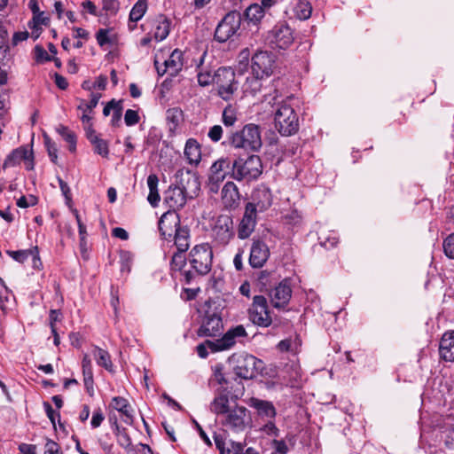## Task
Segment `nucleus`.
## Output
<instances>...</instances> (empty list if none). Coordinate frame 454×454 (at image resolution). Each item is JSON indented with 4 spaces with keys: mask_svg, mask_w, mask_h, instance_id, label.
<instances>
[{
    "mask_svg": "<svg viewBox=\"0 0 454 454\" xmlns=\"http://www.w3.org/2000/svg\"><path fill=\"white\" fill-rule=\"evenodd\" d=\"M147 9V3L145 0H138L129 13V20L132 22H137L140 20L145 15Z\"/></svg>",
    "mask_w": 454,
    "mask_h": 454,
    "instance_id": "38",
    "label": "nucleus"
},
{
    "mask_svg": "<svg viewBox=\"0 0 454 454\" xmlns=\"http://www.w3.org/2000/svg\"><path fill=\"white\" fill-rule=\"evenodd\" d=\"M247 18L252 22H257L261 20V19L264 16L263 6H261L257 4H251L246 10Z\"/></svg>",
    "mask_w": 454,
    "mask_h": 454,
    "instance_id": "42",
    "label": "nucleus"
},
{
    "mask_svg": "<svg viewBox=\"0 0 454 454\" xmlns=\"http://www.w3.org/2000/svg\"><path fill=\"white\" fill-rule=\"evenodd\" d=\"M223 128L220 125H214L208 130L207 137L213 142H218L223 137Z\"/></svg>",
    "mask_w": 454,
    "mask_h": 454,
    "instance_id": "53",
    "label": "nucleus"
},
{
    "mask_svg": "<svg viewBox=\"0 0 454 454\" xmlns=\"http://www.w3.org/2000/svg\"><path fill=\"white\" fill-rule=\"evenodd\" d=\"M443 250L450 259H454V233L449 235L443 241Z\"/></svg>",
    "mask_w": 454,
    "mask_h": 454,
    "instance_id": "52",
    "label": "nucleus"
},
{
    "mask_svg": "<svg viewBox=\"0 0 454 454\" xmlns=\"http://www.w3.org/2000/svg\"><path fill=\"white\" fill-rule=\"evenodd\" d=\"M8 290L4 286L3 279L0 278V309L5 313L7 304L9 303Z\"/></svg>",
    "mask_w": 454,
    "mask_h": 454,
    "instance_id": "50",
    "label": "nucleus"
},
{
    "mask_svg": "<svg viewBox=\"0 0 454 454\" xmlns=\"http://www.w3.org/2000/svg\"><path fill=\"white\" fill-rule=\"evenodd\" d=\"M230 144L234 148L258 151L262 145L260 127L254 123L245 125L242 129L231 135Z\"/></svg>",
    "mask_w": 454,
    "mask_h": 454,
    "instance_id": "3",
    "label": "nucleus"
},
{
    "mask_svg": "<svg viewBox=\"0 0 454 454\" xmlns=\"http://www.w3.org/2000/svg\"><path fill=\"white\" fill-rule=\"evenodd\" d=\"M252 323L260 327H268L272 323L267 300L262 295H255L248 310Z\"/></svg>",
    "mask_w": 454,
    "mask_h": 454,
    "instance_id": "9",
    "label": "nucleus"
},
{
    "mask_svg": "<svg viewBox=\"0 0 454 454\" xmlns=\"http://www.w3.org/2000/svg\"><path fill=\"white\" fill-rule=\"evenodd\" d=\"M270 256L268 246L261 240H254L250 249L249 264L253 268H262Z\"/></svg>",
    "mask_w": 454,
    "mask_h": 454,
    "instance_id": "19",
    "label": "nucleus"
},
{
    "mask_svg": "<svg viewBox=\"0 0 454 454\" xmlns=\"http://www.w3.org/2000/svg\"><path fill=\"white\" fill-rule=\"evenodd\" d=\"M294 15L301 20H308L312 12V7L307 0H296L293 6Z\"/></svg>",
    "mask_w": 454,
    "mask_h": 454,
    "instance_id": "34",
    "label": "nucleus"
},
{
    "mask_svg": "<svg viewBox=\"0 0 454 454\" xmlns=\"http://www.w3.org/2000/svg\"><path fill=\"white\" fill-rule=\"evenodd\" d=\"M231 161L229 158H220L215 160L208 171L207 188L211 193H217L222 183L231 172Z\"/></svg>",
    "mask_w": 454,
    "mask_h": 454,
    "instance_id": "8",
    "label": "nucleus"
},
{
    "mask_svg": "<svg viewBox=\"0 0 454 454\" xmlns=\"http://www.w3.org/2000/svg\"><path fill=\"white\" fill-rule=\"evenodd\" d=\"M218 85V94L224 99L229 100L234 91L237 90V86L234 83L235 74L231 68L220 67L216 71Z\"/></svg>",
    "mask_w": 454,
    "mask_h": 454,
    "instance_id": "13",
    "label": "nucleus"
},
{
    "mask_svg": "<svg viewBox=\"0 0 454 454\" xmlns=\"http://www.w3.org/2000/svg\"><path fill=\"white\" fill-rule=\"evenodd\" d=\"M19 449L22 454H37L36 445L22 443Z\"/></svg>",
    "mask_w": 454,
    "mask_h": 454,
    "instance_id": "64",
    "label": "nucleus"
},
{
    "mask_svg": "<svg viewBox=\"0 0 454 454\" xmlns=\"http://www.w3.org/2000/svg\"><path fill=\"white\" fill-rule=\"evenodd\" d=\"M251 418L247 409L236 405L231 408L222 419V424L235 431H243L250 424Z\"/></svg>",
    "mask_w": 454,
    "mask_h": 454,
    "instance_id": "10",
    "label": "nucleus"
},
{
    "mask_svg": "<svg viewBox=\"0 0 454 454\" xmlns=\"http://www.w3.org/2000/svg\"><path fill=\"white\" fill-rule=\"evenodd\" d=\"M249 56L250 52L248 49H244L240 51L239 54V64L237 66V71L239 74H242L244 71L247 69L248 64H249Z\"/></svg>",
    "mask_w": 454,
    "mask_h": 454,
    "instance_id": "46",
    "label": "nucleus"
},
{
    "mask_svg": "<svg viewBox=\"0 0 454 454\" xmlns=\"http://www.w3.org/2000/svg\"><path fill=\"white\" fill-rule=\"evenodd\" d=\"M97 42L100 46L110 43L108 32L106 29H99L96 35Z\"/></svg>",
    "mask_w": 454,
    "mask_h": 454,
    "instance_id": "59",
    "label": "nucleus"
},
{
    "mask_svg": "<svg viewBox=\"0 0 454 454\" xmlns=\"http://www.w3.org/2000/svg\"><path fill=\"white\" fill-rule=\"evenodd\" d=\"M223 328L222 318L216 313H207L198 331L200 336H215Z\"/></svg>",
    "mask_w": 454,
    "mask_h": 454,
    "instance_id": "21",
    "label": "nucleus"
},
{
    "mask_svg": "<svg viewBox=\"0 0 454 454\" xmlns=\"http://www.w3.org/2000/svg\"><path fill=\"white\" fill-rule=\"evenodd\" d=\"M277 347L281 352L294 351L293 341L291 339H286L279 341Z\"/></svg>",
    "mask_w": 454,
    "mask_h": 454,
    "instance_id": "61",
    "label": "nucleus"
},
{
    "mask_svg": "<svg viewBox=\"0 0 454 454\" xmlns=\"http://www.w3.org/2000/svg\"><path fill=\"white\" fill-rule=\"evenodd\" d=\"M159 178L157 175L151 174L147 177V185L149 188V194L147 200L153 207H156L160 202V197L158 192Z\"/></svg>",
    "mask_w": 454,
    "mask_h": 454,
    "instance_id": "32",
    "label": "nucleus"
},
{
    "mask_svg": "<svg viewBox=\"0 0 454 454\" xmlns=\"http://www.w3.org/2000/svg\"><path fill=\"white\" fill-rule=\"evenodd\" d=\"M252 204L255 206V212L264 211L271 206L272 203V195L270 191L265 186H260L256 188L252 193Z\"/></svg>",
    "mask_w": 454,
    "mask_h": 454,
    "instance_id": "22",
    "label": "nucleus"
},
{
    "mask_svg": "<svg viewBox=\"0 0 454 454\" xmlns=\"http://www.w3.org/2000/svg\"><path fill=\"white\" fill-rule=\"evenodd\" d=\"M246 336L247 331L245 327L239 325L227 331L220 339L215 340H207V344L212 352L223 351L232 348L236 343L237 338Z\"/></svg>",
    "mask_w": 454,
    "mask_h": 454,
    "instance_id": "12",
    "label": "nucleus"
},
{
    "mask_svg": "<svg viewBox=\"0 0 454 454\" xmlns=\"http://www.w3.org/2000/svg\"><path fill=\"white\" fill-rule=\"evenodd\" d=\"M43 454H62V452L55 442L47 440L43 447Z\"/></svg>",
    "mask_w": 454,
    "mask_h": 454,
    "instance_id": "56",
    "label": "nucleus"
},
{
    "mask_svg": "<svg viewBox=\"0 0 454 454\" xmlns=\"http://www.w3.org/2000/svg\"><path fill=\"white\" fill-rule=\"evenodd\" d=\"M164 66L167 67L170 75H176L183 67V52L179 50H175L168 59L164 60Z\"/></svg>",
    "mask_w": 454,
    "mask_h": 454,
    "instance_id": "31",
    "label": "nucleus"
},
{
    "mask_svg": "<svg viewBox=\"0 0 454 454\" xmlns=\"http://www.w3.org/2000/svg\"><path fill=\"white\" fill-rule=\"evenodd\" d=\"M248 404L256 410L262 419H273L276 417V409L271 402L252 397Z\"/></svg>",
    "mask_w": 454,
    "mask_h": 454,
    "instance_id": "24",
    "label": "nucleus"
},
{
    "mask_svg": "<svg viewBox=\"0 0 454 454\" xmlns=\"http://www.w3.org/2000/svg\"><path fill=\"white\" fill-rule=\"evenodd\" d=\"M239 200L238 187L233 182H227L222 189V201L225 207H235Z\"/></svg>",
    "mask_w": 454,
    "mask_h": 454,
    "instance_id": "26",
    "label": "nucleus"
},
{
    "mask_svg": "<svg viewBox=\"0 0 454 454\" xmlns=\"http://www.w3.org/2000/svg\"><path fill=\"white\" fill-rule=\"evenodd\" d=\"M242 21L241 14L238 12H228L217 25L215 31V39L219 43H225L238 35Z\"/></svg>",
    "mask_w": 454,
    "mask_h": 454,
    "instance_id": "7",
    "label": "nucleus"
},
{
    "mask_svg": "<svg viewBox=\"0 0 454 454\" xmlns=\"http://www.w3.org/2000/svg\"><path fill=\"white\" fill-rule=\"evenodd\" d=\"M170 31V22L169 20L163 17L160 16L153 21V38L157 42L163 41L168 35Z\"/></svg>",
    "mask_w": 454,
    "mask_h": 454,
    "instance_id": "29",
    "label": "nucleus"
},
{
    "mask_svg": "<svg viewBox=\"0 0 454 454\" xmlns=\"http://www.w3.org/2000/svg\"><path fill=\"white\" fill-rule=\"evenodd\" d=\"M91 144L94 146V152L102 157H107L109 154V147L107 141L98 137L96 140H93Z\"/></svg>",
    "mask_w": 454,
    "mask_h": 454,
    "instance_id": "44",
    "label": "nucleus"
},
{
    "mask_svg": "<svg viewBox=\"0 0 454 454\" xmlns=\"http://www.w3.org/2000/svg\"><path fill=\"white\" fill-rule=\"evenodd\" d=\"M209 231L215 246L225 247L234 238L233 220L228 215L212 217L209 221Z\"/></svg>",
    "mask_w": 454,
    "mask_h": 454,
    "instance_id": "5",
    "label": "nucleus"
},
{
    "mask_svg": "<svg viewBox=\"0 0 454 454\" xmlns=\"http://www.w3.org/2000/svg\"><path fill=\"white\" fill-rule=\"evenodd\" d=\"M235 374L244 380H250L262 369V361L255 356L247 354H233L229 359Z\"/></svg>",
    "mask_w": 454,
    "mask_h": 454,
    "instance_id": "4",
    "label": "nucleus"
},
{
    "mask_svg": "<svg viewBox=\"0 0 454 454\" xmlns=\"http://www.w3.org/2000/svg\"><path fill=\"white\" fill-rule=\"evenodd\" d=\"M184 154L188 163L193 166L199 165L201 160V147L195 138H189L184 145Z\"/></svg>",
    "mask_w": 454,
    "mask_h": 454,
    "instance_id": "27",
    "label": "nucleus"
},
{
    "mask_svg": "<svg viewBox=\"0 0 454 454\" xmlns=\"http://www.w3.org/2000/svg\"><path fill=\"white\" fill-rule=\"evenodd\" d=\"M113 425H114V434L116 436L117 443L121 447H122L126 450H129L132 442H131V438L129 437V435L127 432V429L124 427H121L118 425L116 419H114Z\"/></svg>",
    "mask_w": 454,
    "mask_h": 454,
    "instance_id": "35",
    "label": "nucleus"
},
{
    "mask_svg": "<svg viewBox=\"0 0 454 454\" xmlns=\"http://www.w3.org/2000/svg\"><path fill=\"white\" fill-rule=\"evenodd\" d=\"M44 144L51 161L56 163L58 159V148L55 143L52 142L48 136H44Z\"/></svg>",
    "mask_w": 454,
    "mask_h": 454,
    "instance_id": "48",
    "label": "nucleus"
},
{
    "mask_svg": "<svg viewBox=\"0 0 454 454\" xmlns=\"http://www.w3.org/2000/svg\"><path fill=\"white\" fill-rule=\"evenodd\" d=\"M262 77H256L254 75L252 78H247V81L244 84L245 91H249L252 94H255L258 92L262 87L260 80Z\"/></svg>",
    "mask_w": 454,
    "mask_h": 454,
    "instance_id": "45",
    "label": "nucleus"
},
{
    "mask_svg": "<svg viewBox=\"0 0 454 454\" xmlns=\"http://www.w3.org/2000/svg\"><path fill=\"white\" fill-rule=\"evenodd\" d=\"M110 406L121 412L124 417V422L130 424L133 420V410L129 403V401L121 396H115L112 399Z\"/></svg>",
    "mask_w": 454,
    "mask_h": 454,
    "instance_id": "28",
    "label": "nucleus"
},
{
    "mask_svg": "<svg viewBox=\"0 0 454 454\" xmlns=\"http://www.w3.org/2000/svg\"><path fill=\"white\" fill-rule=\"evenodd\" d=\"M7 254L15 261L19 262H24L28 256H32L34 260L35 265L36 264V261L39 259L36 257V254L33 250H19V251H11L8 250Z\"/></svg>",
    "mask_w": 454,
    "mask_h": 454,
    "instance_id": "41",
    "label": "nucleus"
},
{
    "mask_svg": "<svg viewBox=\"0 0 454 454\" xmlns=\"http://www.w3.org/2000/svg\"><path fill=\"white\" fill-rule=\"evenodd\" d=\"M291 27L285 24H277L267 35V41L273 48L286 49L294 43Z\"/></svg>",
    "mask_w": 454,
    "mask_h": 454,
    "instance_id": "11",
    "label": "nucleus"
},
{
    "mask_svg": "<svg viewBox=\"0 0 454 454\" xmlns=\"http://www.w3.org/2000/svg\"><path fill=\"white\" fill-rule=\"evenodd\" d=\"M124 121L127 126H133L139 121V116L137 111L128 109L124 115Z\"/></svg>",
    "mask_w": 454,
    "mask_h": 454,
    "instance_id": "55",
    "label": "nucleus"
},
{
    "mask_svg": "<svg viewBox=\"0 0 454 454\" xmlns=\"http://www.w3.org/2000/svg\"><path fill=\"white\" fill-rule=\"evenodd\" d=\"M275 59L268 51H258L252 58V73L256 77L270 76L273 72Z\"/></svg>",
    "mask_w": 454,
    "mask_h": 454,
    "instance_id": "14",
    "label": "nucleus"
},
{
    "mask_svg": "<svg viewBox=\"0 0 454 454\" xmlns=\"http://www.w3.org/2000/svg\"><path fill=\"white\" fill-rule=\"evenodd\" d=\"M440 356L448 362L454 361V331L446 332L440 342Z\"/></svg>",
    "mask_w": 454,
    "mask_h": 454,
    "instance_id": "25",
    "label": "nucleus"
},
{
    "mask_svg": "<svg viewBox=\"0 0 454 454\" xmlns=\"http://www.w3.org/2000/svg\"><path fill=\"white\" fill-rule=\"evenodd\" d=\"M93 356L98 365L103 366L109 372L113 371V363L111 361L110 355L106 350L96 347L93 349Z\"/></svg>",
    "mask_w": 454,
    "mask_h": 454,
    "instance_id": "36",
    "label": "nucleus"
},
{
    "mask_svg": "<svg viewBox=\"0 0 454 454\" xmlns=\"http://www.w3.org/2000/svg\"><path fill=\"white\" fill-rule=\"evenodd\" d=\"M262 172V164L257 155H251L246 160L239 158L231 162V176L238 180L256 179Z\"/></svg>",
    "mask_w": 454,
    "mask_h": 454,
    "instance_id": "6",
    "label": "nucleus"
},
{
    "mask_svg": "<svg viewBox=\"0 0 454 454\" xmlns=\"http://www.w3.org/2000/svg\"><path fill=\"white\" fill-rule=\"evenodd\" d=\"M35 59L37 61H50L51 60V57L47 53V51L39 45H36L35 48Z\"/></svg>",
    "mask_w": 454,
    "mask_h": 454,
    "instance_id": "58",
    "label": "nucleus"
},
{
    "mask_svg": "<svg viewBox=\"0 0 454 454\" xmlns=\"http://www.w3.org/2000/svg\"><path fill=\"white\" fill-rule=\"evenodd\" d=\"M189 230L187 227L181 226L173 235L176 249L180 252H185L189 247Z\"/></svg>",
    "mask_w": 454,
    "mask_h": 454,
    "instance_id": "33",
    "label": "nucleus"
},
{
    "mask_svg": "<svg viewBox=\"0 0 454 454\" xmlns=\"http://www.w3.org/2000/svg\"><path fill=\"white\" fill-rule=\"evenodd\" d=\"M59 135L70 145V151H74L76 145V138L74 132H72L67 127L60 125L57 129Z\"/></svg>",
    "mask_w": 454,
    "mask_h": 454,
    "instance_id": "43",
    "label": "nucleus"
},
{
    "mask_svg": "<svg viewBox=\"0 0 454 454\" xmlns=\"http://www.w3.org/2000/svg\"><path fill=\"white\" fill-rule=\"evenodd\" d=\"M122 102L117 106L116 109H114V112H113L112 120L111 122L114 126L118 125L122 115Z\"/></svg>",
    "mask_w": 454,
    "mask_h": 454,
    "instance_id": "63",
    "label": "nucleus"
},
{
    "mask_svg": "<svg viewBox=\"0 0 454 454\" xmlns=\"http://www.w3.org/2000/svg\"><path fill=\"white\" fill-rule=\"evenodd\" d=\"M238 120V112L235 107L231 105L227 106L223 111L222 115L223 123L226 127H232Z\"/></svg>",
    "mask_w": 454,
    "mask_h": 454,
    "instance_id": "39",
    "label": "nucleus"
},
{
    "mask_svg": "<svg viewBox=\"0 0 454 454\" xmlns=\"http://www.w3.org/2000/svg\"><path fill=\"white\" fill-rule=\"evenodd\" d=\"M270 301L275 308H284L290 301L292 288L287 279L281 281L270 294Z\"/></svg>",
    "mask_w": 454,
    "mask_h": 454,
    "instance_id": "18",
    "label": "nucleus"
},
{
    "mask_svg": "<svg viewBox=\"0 0 454 454\" xmlns=\"http://www.w3.org/2000/svg\"><path fill=\"white\" fill-rule=\"evenodd\" d=\"M100 97V94H92L90 101L87 103L82 100L78 108L83 112H91L97 106Z\"/></svg>",
    "mask_w": 454,
    "mask_h": 454,
    "instance_id": "49",
    "label": "nucleus"
},
{
    "mask_svg": "<svg viewBox=\"0 0 454 454\" xmlns=\"http://www.w3.org/2000/svg\"><path fill=\"white\" fill-rule=\"evenodd\" d=\"M105 419V415L100 408L95 410L92 413V418L90 420V425L92 428H98L101 426L102 422Z\"/></svg>",
    "mask_w": 454,
    "mask_h": 454,
    "instance_id": "54",
    "label": "nucleus"
},
{
    "mask_svg": "<svg viewBox=\"0 0 454 454\" xmlns=\"http://www.w3.org/2000/svg\"><path fill=\"white\" fill-rule=\"evenodd\" d=\"M185 260L186 258L185 255L184 254V252H180L177 250V252L173 254L171 259L170 265L172 270H180L184 267Z\"/></svg>",
    "mask_w": 454,
    "mask_h": 454,
    "instance_id": "47",
    "label": "nucleus"
},
{
    "mask_svg": "<svg viewBox=\"0 0 454 454\" xmlns=\"http://www.w3.org/2000/svg\"><path fill=\"white\" fill-rule=\"evenodd\" d=\"M43 406H44L45 412H46L48 418L50 419L51 423L53 425H55V419H56V418H59V413L55 411L52 409L51 405L50 403H44Z\"/></svg>",
    "mask_w": 454,
    "mask_h": 454,
    "instance_id": "62",
    "label": "nucleus"
},
{
    "mask_svg": "<svg viewBox=\"0 0 454 454\" xmlns=\"http://www.w3.org/2000/svg\"><path fill=\"white\" fill-rule=\"evenodd\" d=\"M181 227L178 215L171 210L164 213L159 221L160 235L165 239H172L175 232Z\"/></svg>",
    "mask_w": 454,
    "mask_h": 454,
    "instance_id": "17",
    "label": "nucleus"
},
{
    "mask_svg": "<svg viewBox=\"0 0 454 454\" xmlns=\"http://www.w3.org/2000/svg\"><path fill=\"white\" fill-rule=\"evenodd\" d=\"M119 4L117 0H103V8L110 13H115L118 10Z\"/></svg>",
    "mask_w": 454,
    "mask_h": 454,
    "instance_id": "60",
    "label": "nucleus"
},
{
    "mask_svg": "<svg viewBox=\"0 0 454 454\" xmlns=\"http://www.w3.org/2000/svg\"><path fill=\"white\" fill-rule=\"evenodd\" d=\"M245 446L241 442H230V447L227 448L228 454H247V450L244 451Z\"/></svg>",
    "mask_w": 454,
    "mask_h": 454,
    "instance_id": "57",
    "label": "nucleus"
},
{
    "mask_svg": "<svg viewBox=\"0 0 454 454\" xmlns=\"http://www.w3.org/2000/svg\"><path fill=\"white\" fill-rule=\"evenodd\" d=\"M182 116V111L179 108H171L167 111V121L173 124V127L176 128L180 121Z\"/></svg>",
    "mask_w": 454,
    "mask_h": 454,
    "instance_id": "51",
    "label": "nucleus"
},
{
    "mask_svg": "<svg viewBox=\"0 0 454 454\" xmlns=\"http://www.w3.org/2000/svg\"><path fill=\"white\" fill-rule=\"evenodd\" d=\"M164 202L174 212L182 208L186 203L184 189L179 186H169L165 192Z\"/></svg>",
    "mask_w": 454,
    "mask_h": 454,
    "instance_id": "20",
    "label": "nucleus"
},
{
    "mask_svg": "<svg viewBox=\"0 0 454 454\" xmlns=\"http://www.w3.org/2000/svg\"><path fill=\"white\" fill-rule=\"evenodd\" d=\"M206 55L207 52L205 51L196 63L198 82L202 87L208 86L217 81L216 71L213 72L210 68L203 65Z\"/></svg>",
    "mask_w": 454,
    "mask_h": 454,
    "instance_id": "23",
    "label": "nucleus"
},
{
    "mask_svg": "<svg viewBox=\"0 0 454 454\" xmlns=\"http://www.w3.org/2000/svg\"><path fill=\"white\" fill-rule=\"evenodd\" d=\"M49 18L44 16V12H41L33 15V19L28 23V27L33 30L32 34L35 35V38H37L40 34L41 26L47 25Z\"/></svg>",
    "mask_w": 454,
    "mask_h": 454,
    "instance_id": "37",
    "label": "nucleus"
},
{
    "mask_svg": "<svg viewBox=\"0 0 454 454\" xmlns=\"http://www.w3.org/2000/svg\"><path fill=\"white\" fill-rule=\"evenodd\" d=\"M82 375H83V383L86 388L87 393L90 396L94 395V380H93V372L92 366H82Z\"/></svg>",
    "mask_w": 454,
    "mask_h": 454,
    "instance_id": "40",
    "label": "nucleus"
},
{
    "mask_svg": "<svg viewBox=\"0 0 454 454\" xmlns=\"http://www.w3.org/2000/svg\"><path fill=\"white\" fill-rule=\"evenodd\" d=\"M257 223V212H255V206L252 203H247L245 207L244 215L238 226V237L240 239H245L250 237L254 231Z\"/></svg>",
    "mask_w": 454,
    "mask_h": 454,
    "instance_id": "16",
    "label": "nucleus"
},
{
    "mask_svg": "<svg viewBox=\"0 0 454 454\" xmlns=\"http://www.w3.org/2000/svg\"><path fill=\"white\" fill-rule=\"evenodd\" d=\"M231 409L229 397L224 393H219L210 403V411L218 416H224Z\"/></svg>",
    "mask_w": 454,
    "mask_h": 454,
    "instance_id": "30",
    "label": "nucleus"
},
{
    "mask_svg": "<svg viewBox=\"0 0 454 454\" xmlns=\"http://www.w3.org/2000/svg\"><path fill=\"white\" fill-rule=\"evenodd\" d=\"M294 98L287 97L277 104L275 110V128L282 136H292L299 130V117L294 110Z\"/></svg>",
    "mask_w": 454,
    "mask_h": 454,
    "instance_id": "1",
    "label": "nucleus"
},
{
    "mask_svg": "<svg viewBox=\"0 0 454 454\" xmlns=\"http://www.w3.org/2000/svg\"><path fill=\"white\" fill-rule=\"evenodd\" d=\"M21 162L24 163L25 168L27 170L34 168V157L32 150H28L24 146L14 149L4 160L3 168H6L15 167Z\"/></svg>",
    "mask_w": 454,
    "mask_h": 454,
    "instance_id": "15",
    "label": "nucleus"
},
{
    "mask_svg": "<svg viewBox=\"0 0 454 454\" xmlns=\"http://www.w3.org/2000/svg\"><path fill=\"white\" fill-rule=\"evenodd\" d=\"M188 262L192 271H185V282L190 284L194 274L205 276L211 270L213 263V250L208 243L196 245L189 253Z\"/></svg>",
    "mask_w": 454,
    "mask_h": 454,
    "instance_id": "2",
    "label": "nucleus"
}]
</instances>
